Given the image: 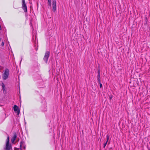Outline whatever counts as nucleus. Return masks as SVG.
Segmentation results:
<instances>
[{"mask_svg":"<svg viewBox=\"0 0 150 150\" xmlns=\"http://www.w3.org/2000/svg\"><path fill=\"white\" fill-rule=\"evenodd\" d=\"M50 52L49 51L46 52L43 58V60L46 63H47L48 58L49 57Z\"/></svg>","mask_w":150,"mask_h":150,"instance_id":"nucleus-3","label":"nucleus"},{"mask_svg":"<svg viewBox=\"0 0 150 150\" xmlns=\"http://www.w3.org/2000/svg\"><path fill=\"white\" fill-rule=\"evenodd\" d=\"M98 83H99V84H100V88H101L102 87V84H101V83L100 82V81H98Z\"/></svg>","mask_w":150,"mask_h":150,"instance_id":"nucleus-13","label":"nucleus"},{"mask_svg":"<svg viewBox=\"0 0 150 150\" xmlns=\"http://www.w3.org/2000/svg\"><path fill=\"white\" fill-rule=\"evenodd\" d=\"M19 148H18L17 149L18 150H19Z\"/></svg>","mask_w":150,"mask_h":150,"instance_id":"nucleus-18","label":"nucleus"},{"mask_svg":"<svg viewBox=\"0 0 150 150\" xmlns=\"http://www.w3.org/2000/svg\"><path fill=\"white\" fill-rule=\"evenodd\" d=\"M48 2V4L50 6H51V0H47Z\"/></svg>","mask_w":150,"mask_h":150,"instance_id":"nucleus-12","label":"nucleus"},{"mask_svg":"<svg viewBox=\"0 0 150 150\" xmlns=\"http://www.w3.org/2000/svg\"><path fill=\"white\" fill-rule=\"evenodd\" d=\"M9 136H8L6 139V150H11L12 149V146L9 143Z\"/></svg>","mask_w":150,"mask_h":150,"instance_id":"nucleus-2","label":"nucleus"},{"mask_svg":"<svg viewBox=\"0 0 150 150\" xmlns=\"http://www.w3.org/2000/svg\"><path fill=\"white\" fill-rule=\"evenodd\" d=\"M22 8L25 12H27V8L25 0H22Z\"/></svg>","mask_w":150,"mask_h":150,"instance_id":"nucleus-4","label":"nucleus"},{"mask_svg":"<svg viewBox=\"0 0 150 150\" xmlns=\"http://www.w3.org/2000/svg\"><path fill=\"white\" fill-rule=\"evenodd\" d=\"M18 107L16 105H14L13 107L14 111L15 112H17V115H18L19 114L20 111L18 110Z\"/></svg>","mask_w":150,"mask_h":150,"instance_id":"nucleus-6","label":"nucleus"},{"mask_svg":"<svg viewBox=\"0 0 150 150\" xmlns=\"http://www.w3.org/2000/svg\"><path fill=\"white\" fill-rule=\"evenodd\" d=\"M2 84V90H3V91H5V86L4 85V83H1Z\"/></svg>","mask_w":150,"mask_h":150,"instance_id":"nucleus-10","label":"nucleus"},{"mask_svg":"<svg viewBox=\"0 0 150 150\" xmlns=\"http://www.w3.org/2000/svg\"><path fill=\"white\" fill-rule=\"evenodd\" d=\"M17 136L16 134V133H15L13 135L12 138L11 139V142L12 143H14L16 139V137H17Z\"/></svg>","mask_w":150,"mask_h":150,"instance_id":"nucleus-7","label":"nucleus"},{"mask_svg":"<svg viewBox=\"0 0 150 150\" xmlns=\"http://www.w3.org/2000/svg\"><path fill=\"white\" fill-rule=\"evenodd\" d=\"M112 98V96H109V99L110 100H111Z\"/></svg>","mask_w":150,"mask_h":150,"instance_id":"nucleus-16","label":"nucleus"},{"mask_svg":"<svg viewBox=\"0 0 150 150\" xmlns=\"http://www.w3.org/2000/svg\"><path fill=\"white\" fill-rule=\"evenodd\" d=\"M24 143H25L23 141H22L21 142L20 145V149H21V148L22 146H24V149H25V146H24Z\"/></svg>","mask_w":150,"mask_h":150,"instance_id":"nucleus-8","label":"nucleus"},{"mask_svg":"<svg viewBox=\"0 0 150 150\" xmlns=\"http://www.w3.org/2000/svg\"><path fill=\"white\" fill-rule=\"evenodd\" d=\"M56 10V1L55 0H52V11L55 12Z\"/></svg>","mask_w":150,"mask_h":150,"instance_id":"nucleus-5","label":"nucleus"},{"mask_svg":"<svg viewBox=\"0 0 150 150\" xmlns=\"http://www.w3.org/2000/svg\"><path fill=\"white\" fill-rule=\"evenodd\" d=\"M9 75V71L7 68H6L3 71L2 78L4 80H6L8 78Z\"/></svg>","mask_w":150,"mask_h":150,"instance_id":"nucleus-1","label":"nucleus"},{"mask_svg":"<svg viewBox=\"0 0 150 150\" xmlns=\"http://www.w3.org/2000/svg\"><path fill=\"white\" fill-rule=\"evenodd\" d=\"M47 110V108H45L44 110H43V111H46Z\"/></svg>","mask_w":150,"mask_h":150,"instance_id":"nucleus-15","label":"nucleus"},{"mask_svg":"<svg viewBox=\"0 0 150 150\" xmlns=\"http://www.w3.org/2000/svg\"><path fill=\"white\" fill-rule=\"evenodd\" d=\"M4 42H2L1 43V45L2 46H3L4 45Z\"/></svg>","mask_w":150,"mask_h":150,"instance_id":"nucleus-14","label":"nucleus"},{"mask_svg":"<svg viewBox=\"0 0 150 150\" xmlns=\"http://www.w3.org/2000/svg\"><path fill=\"white\" fill-rule=\"evenodd\" d=\"M106 137H107V141L104 144H103V147L105 148V146L106 145V144L107 143V142H108V141L109 139V136L108 135H107L106 136Z\"/></svg>","mask_w":150,"mask_h":150,"instance_id":"nucleus-9","label":"nucleus"},{"mask_svg":"<svg viewBox=\"0 0 150 150\" xmlns=\"http://www.w3.org/2000/svg\"><path fill=\"white\" fill-rule=\"evenodd\" d=\"M100 72L99 71L98 72V78H97V79H98V81L100 82Z\"/></svg>","mask_w":150,"mask_h":150,"instance_id":"nucleus-11","label":"nucleus"},{"mask_svg":"<svg viewBox=\"0 0 150 150\" xmlns=\"http://www.w3.org/2000/svg\"><path fill=\"white\" fill-rule=\"evenodd\" d=\"M22 58H21V61H22Z\"/></svg>","mask_w":150,"mask_h":150,"instance_id":"nucleus-17","label":"nucleus"}]
</instances>
